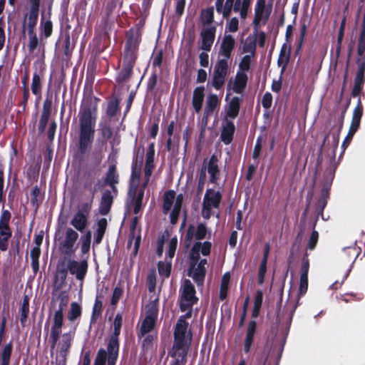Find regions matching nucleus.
Masks as SVG:
<instances>
[{
	"label": "nucleus",
	"instance_id": "aec40b11",
	"mask_svg": "<svg viewBox=\"0 0 365 365\" xmlns=\"http://www.w3.org/2000/svg\"><path fill=\"white\" fill-rule=\"evenodd\" d=\"M257 322L255 319L250 320L248 322L243 347V351L245 354H249L251 351L257 332Z\"/></svg>",
	"mask_w": 365,
	"mask_h": 365
},
{
	"label": "nucleus",
	"instance_id": "49530a36",
	"mask_svg": "<svg viewBox=\"0 0 365 365\" xmlns=\"http://www.w3.org/2000/svg\"><path fill=\"white\" fill-rule=\"evenodd\" d=\"M106 186H107V185L105 184L104 180H102L101 179H98L93 186H92V182L91 180H86L83 183V187L88 190L93 197Z\"/></svg>",
	"mask_w": 365,
	"mask_h": 365
},
{
	"label": "nucleus",
	"instance_id": "c85d7f7f",
	"mask_svg": "<svg viewBox=\"0 0 365 365\" xmlns=\"http://www.w3.org/2000/svg\"><path fill=\"white\" fill-rule=\"evenodd\" d=\"M242 99L237 96L233 97L228 103L225 119H235L240 113Z\"/></svg>",
	"mask_w": 365,
	"mask_h": 365
},
{
	"label": "nucleus",
	"instance_id": "69168bd1",
	"mask_svg": "<svg viewBox=\"0 0 365 365\" xmlns=\"http://www.w3.org/2000/svg\"><path fill=\"white\" fill-rule=\"evenodd\" d=\"M318 240H319V232L317 230H314L309 236L308 243L307 245V249L310 251L314 250L317 247Z\"/></svg>",
	"mask_w": 365,
	"mask_h": 365
},
{
	"label": "nucleus",
	"instance_id": "7c9ffc66",
	"mask_svg": "<svg viewBox=\"0 0 365 365\" xmlns=\"http://www.w3.org/2000/svg\"><path fill=\"white\" fill-rule=\"evenodd\" d=\"M291 47H287L286 43H284L280 49L279 57L277 59V65L281 67V73H284L287 69L288 63L290 60Z\"/></svg>",
	"mask_w": 365,
	"mask_h": 365
},
{
	"label": "nucleus",
	"instance_id": "de8ad7c7",
	"mask_svg": "<svg viewBox=\"0 0 365 365\" xmlns=\"http://www.w3.org/2000/svg\"><path fill=\"white\" fill-rule=\"evenodd\" d=\"M120 110V100L118 98H113L110 99L108 103L106 115L110 118H113L117 115Z\"/></svg>",
	"mask_w": 365,
	"mask_h": 365
},
{
	"label": "nucleus",
	"instance_id": "a18cd8bd",
	"mask_svg": "<svg viewBox=\"0 0 365 365\" xmlns=\"http://www.w3.org/2000/svg\"><path fill=\"white\" fill-rule=\"evenodd\" d=\"M357 62H365V31H361L358 39Z\"/></svg>",
	"mask_w": 365,
	"mask_h": 365
},
{
	"label": "nucleus",
	"instance_id": "ddd939ff",
	"mask_svg": "<svg viewBox=\"0 0 365 365\" xmlns=\"http://www.w3.org/2000/svg\"><path fill=\"white\" fill-rule=\"evenodd\" d=\"M358 66L356 75L354 78V88L351 91V96L355 98L360 95L365 83V62H357Z\"/></svg>",
	"mask_w": 365,
	"mask_h": 365
},
{
	"label": "nucleus",
	"instance_id": "7ed1b4c3",
	"mask_svg": "<svg viewBox=\"0 0 365 365\" xmlns=\"http://www.w3.org/2000/svg\"><path fill=\"white\" fill-rule=\"evenodd\" d=\"M140 43L139 40H134L132 36L130 38H126L123 55L122 68L118 72L115 79L117 83H125L131 78L133 68L138 57Z\"/></svg>",
	"mask_w": 365,
	"mask_h": 365
},
{
	"label": "nucleus",
	"instance_id": "e2e57ef3",
	"mask_svg": "<svg viewBox=\"0 0 365 365\" xmlns=\"http://www.w3.org/2000/svg\"><path fill=\"white\" fill-rule=\"evenodd\" d=\"M158 269L160 275L168 278L171 272V263L165 264L163 262L160 261L158 263Z\"/></svg>",
	"mask_w": 365,
	"mask_h": 365
},
{
	"label": "nucleus",
	"instance_id": "6ab92c4d",
	"mask_svg": "<svg viewBox=\"0 0 365 365\" xmlns=\"http://www.w3.org/2000/svg\"><path fill=\"white\" fill-rule=\"evenodd\" d=\"M105 184L110 186L113 192L117 195L118 188L116 185L119 183V174L115 164L110 165L108 169L103 178Z\"/></svg>",
	"mask_w": 365,
	"mask_h": 365
},
{
	"label": "nucleus",
	"instance_id": "0eeeda50",
	"mask_svg": "<svg viewBox=\"0 0 365 365\" xmlns=\"http://www.w3.org/2000/svg\"><path fill=\"white\" fill-rule=\"evenodd\" d=\"M29 12L25 16L23 26L25 29L26 24L29 37H31L36 35L35 29L38 19L41 0H29Z\"/></svg>",
	"mask_w": 365,
	"mask_h": 365
},
{
	"label": "nucleus",
	"instance_id": "4468645a",
	"mask_svg": "<svg viewBox=\"0 0 365 365\" xmlns=\"http://www.w3.org/2000/svg\"><path fill=\"white\" fill-rule=\"evenodd\" d=\"M222 197V195L220 191H215L212 188L207 189L202 202V208H219Z\"/></svg>",
	"mask_w": 365,
	"mask_h": 365
},
{
	"label": "nucleus",
	"instance_id": "1a4fd4ad",
	"mask_svg": "<svg viewBox=\"0 0 365 365\" xmlns=\"http://www.w3.org/2000/svg\"><path fill=\"white\" fill-rule=\"evenodd\" d=\"M120 329L114 327L113 333L108 340L107 345L108 352V365H115L116 364L119 351L118 336L120 333Z\"/></svg>",
	"mask_w": 365,
	"mask_h": 365
},
{
	"label": "nucleus",
	"instance_id": "39448f33",
	"mask_svg": "<svg viewBox=\"0 0 365 365\" xmlns=\"http://www.w3.org/2000/svg\"><path fill=\"white\" fill-rule=\"evenodd\" d=\"M69 297L66 291L56 289L53 286L52 297L50 302L48 312L50 317L51 314L57 315H64V310L67 307Z\"/></svg>",
	"mask_w": 365,
	"mask_h": 365
},
{
	"label": "nucleus",
	"instance_id": "58836bf2",
	"mask_svg": "<svg viewBox=\"0 0 365 365\" xmlns=\"http://www.w3.org/2000/svg\"><path fill=\"white\" fill-rule=\"evenodd\" d=\"M20 314V322L22 327L26 325L27 319L29 314V297L24 295L21 306L19 310Z\"/></svg>",
	"mask_w": 365,
	"mask_h": 365
},
{
	"label": "nucleus",
	"instance_id": "72a5a7b5",
	"mask_svg": "<svg viewBox=\"0 0 365 365\" xmlns=\"http://www.w3.org/2000/svg\"><path fill=\"white\" fill-rule=\"evenodd\" d=\"M13 349L14 346L12 341H10L2 346L0 352V365H10Z\"/></svg>",
	"mask_w": 365,
	"mask_h": 365
},
{
	"label": "nucleus",
	"instance_id": "dca6fc26",
	"mask_svg": "<svg viewBox=\"0 0 365 365\" xmlns=\"http://www.w3.org/2000/svg\"><path fill=\"white\" fill-rule=\"evenodd\" d=\"M219 160L216 155L213 154L209 158L206 168L210 175L209 181L210 183L216 184L220 179V169L218 165Z\"/></svg>",
	"mask_w": 365,
	"mask_h": 365
},
{
	"label": "nucleus",
	"instance_id": "09e8293b",
	"mask_svg": "<svg viewBox=\"0 0 365 365\" xmlns=\"http://www.w3.org/2000/svg\"><path fill=\"white\" fill-rule=\"evenodd\" d=\"M103 310V302L100 299L99 297L97 296L95 299V302L93 307L92 314L91 317V324H95L101 317Z\"/></svg>",
	"mask_w": 365,
	"mask_h": 365
},
{
	"label": "nucleus",
	"instance_id": "864d4df0",
	"mask_svg": "<svg viewBox=\"0 0 365 365\" xmlns=\"http://www.w3.org/2000/svg\"><path fill=\"white\" fill-rule=\"evenodd\" d=\"M228 61L227 59L222 58L217 61L213 73L222 75L227 77L228 73Z\"/></svg>",
	"mask_w": 365,
	"mask_h": 365
},
{
	"label": "nucleus",
	"instance_id": "680f3d73",
	"mask_svg": "<svg viewBox=\"0 0 365 365\" xmlns=\"http://www.w3.org/2000/svg\"><path fill=\"white\" fill-rule=\"evenodd\" d=\"M143 197V191L139 190L135 198H132L133 200L134 201L133 213L135 215H137L140 212L142 209Z\"/></svg>",
	"mask_w": 365,
	"mask_h": 365
},
{
	"label": "nucleus",
	"instance_id": "4d7b16f0",
	"mask_svg": "<svg viewBox=\"0 0 365 365\" xmlns=\"http://www.w3.org/2000/svg\"><path fill=\"white\" fill-rule=\"evenodd\" d=\"M40 188L38 185L34 186L31 192V204L36 207V210L38 208L43 200L42 198H40Z\"/></svg>",
	"mask_w": 365,
	"mask_h": 365
},
{
	"label": "nucleus",
	"instance_id": "ea45409f",
	"mask_svg": "<svg viewBox=\"0 0 365 365\" xmlns=\"http://www.w3.org/2000/svg\"><path fill=\"white\" fill-rule=\"evenodd\" d=\"M101 19L97 24V26L102 33L107 34L108 31L112 29V27L114 25V21L110 16H106L103 13H101Z\"/></svg>",
	"mask_w": 365,
	"mask_h": 365
},
{
	"label": "nucleus",
	"instance_id": "2f4dec72",
	"mask_svg": "<svg viewBox=\"0 0 365 365\" xmlns=\"http://www.w3.org/2000/svg\"><path fill=\"white\" fill-rule=\"evenodd\" d=\"M155 143H150L147 148L144 175H152L154 168Z\"/></svg>",
	"mask_w": 365,
	"mask_h": 365
},
{
	"label": "nucleus",
	"instance_id": "b1692460",
	"mask_svg": "<svg viewBox=\"0 0 365 365\" xmlns=\"http://www.w3.org/2000/svg\"><path fill=\"white\" fill-rule=\"evenodd\" d=\"M112 192L110 190H105L102 193L98 207L101 215H107L111 210L114 199Z\"/></svg>",
	"mask_w": 365,
	"mask_h": 365
},
{
	"label": "nucleus",
	"instance_id": "6e6d98bb",
	"mask_svg": "<svg viewBox=\"0 0 365 365\" xmlns=\"http://www.w3.org/2000/svg\"><path fill=\"white\" fill-rule=\"evenodd\" d=\"M91 242V232L88 230L81 237V251L82 254H88L90 251Z\"/></svg>",
	"mask_w": 365,
	"mask_h": 365
},
{
	"label": "nucleus",
	"instance_id": "bf43d9fd",
	"mask_svg": "<svg viewBox=\"0 0 365 365\" xmlns=\"http://www.w3.org/2000/svg\"><path fill=\"white\" fill-rule=\"evenodd\" d=\"M140 179L131 176L130 178L128 195L132 198H135L139 191Z\"/></svg>",
	"mask_w": 365,
	"mask_h": 365
},
{
	"label": "nucleus",
	"instance_id": "20e7f679",
	"mask_svg": "<svg viewBox=\"0 0 365 365\" xmlns=\"http://www.w3.org/2000/svg\"><path fill=\"white\" fill-rule=\"evenodd\" d=\"M11 218V212L8 210L2 209L0 215V250L2 252L8 250L9 241L12 236Z\"/></svg>",
	"mask_w": 365,
	"mask_h": 365
},
{
	"label": "nucleus",
	"instance_id": "a878e982",
	"mask_svg": "<svg viewBox=\"0 0 365 365\" xmlns=\"http://www.w3.org/2000/svg\"><path fill=\"white\" fill-rule=\"evenodd\" d=\"M235 132V125L232 120L225 119V123L222 125L220 140L225 144L229 145L232 143Z\"/></svg>",
	"mask_w": 365,
	"mask_h": 365
},
{
	"label": "nucleus",
	"instance_id": "5fc2aeb1",
	"mask_svg": "<svg viewBox=\"0 0 365 365\" xmlns=\"http://www.w3.org/2000/svg\"><path fill=\"white\" fill-rule=\"evenodd\" d=\"M346 17L344 16L341 21L339 33L337 36V44L336 48V53L337 56L339 55L341 48L342 41L344 36V31L346 26Z\"/></svg>",
	"mask_w": 365,
	"mask_h": 365
},
{
	"label": "nucleus",
	"instance_id": "f257e3e1",
	"mask_svg": "<svg viewBox=\"0 0 365 365\" xmlns=\"http://www.w3.org/2000/svg\"><path fill=\"white\" fill-rule=\"evenodd\" d=\"M99 101L96 96H88L83 99L80 107L78 153L81 155L89 153L94 142Z\"/></svg>",
	"mask_w": 365,
	"mask_h": 365
},
{
	"label": "nucleus",
	"instance_id": "9d476101",
	"mask_svg": "<svg viewBox=\"0 0 365 365\" xmlns=\"http://www.w3.org/2000/svg\"><path fill=\"white\" fill-rule=\"evenodd\" d=\"M73 336L71 332L64 333L62 334V339L58 344V351L59 356L61 358L60 364L66 365L67 361V356L70 352L72 346Z\"/></svg>",
	"mask_w": 365,
	"mask_h": 365
},
{
	"label": "nucleus",
	"instance_id": "c03bdc74",
	"mask_svg": "<svg viewBox=\"0 0 365 365\" xmlns=\"http://www.w3.org/2000/svg\"><path fill=\"white\" fill-rule=\"evenodd\" d=\"M220 106V101L216 94L211 93L208 95L206 100L205 107L204 111L206 113H209L213 114L214 111Z\"/></svg>",
	"mask_w": 365,
	"mask_h": 365
},
{
	"label": "nucleus",
	"instance_id": "774afa93",
	"mask_svg": "<svg viewBox=\"0 0 365 365\" xmlns=\"http://www.w3.org/2000/svg\"><path fill=\"white\" fill-rule=\"evenodd\" d=\"M250 65L251 56L249 55L244 56L239 63V68L242 71L241 73L248 71L250 69Z\"/></svg>",
	"mask_w": 365,
	"mask_h": 365
},
{
	"label": "nucleus",
	"instance_id": "f3484780",
	"mask_svg": "<svg viewBox=\"0 0 365 365\" xmlns=\"http://www.w3.org/2000/svg\"><path fill=\"white\" fill-rule=\"evenodd\" d=\"M216 27L212 26L203 29L200 33L202 43L200 48L205 51H210L215 41Z\"/></svg>",
	"mask_w": 365,
	"mask_h": 365
},
{
	"label": "nucleus",
	"instance_id": "338daca9",
	"mask_svg": "<svg viewBox=\"0 0 365 365\" xmlns=\"http://www.w3.org/2000/svg\"><path fill=\"white\" fill-rule=\"evenodd\" d=\"M207 232V227L203 223H200L197 225L195 237L197 240H202L206 237Z\"/></svg>",
	"mask_w": 365,
	"mask_h": 365
},
{
	"label": "nucleus",
	"instance_id": "5701e85b",
	"mask_svg": "<svg viewBox=\"0 0 365 365\" xmlns=\"http://www.w3.org/2000/svg\"><path fill=\"white\" fill-rule=\"evenodd\" d=\"M235 46V40L230 34H225L222 38L219 54L222 56L224 58L229 59L231 58L232 52Z\"/></svg>",
	"mask_w": 365,
	"mask_h": 365
},
{
	"label": "nucleus",
	"instance_id": "9b49d317",
	"mask_svg": "<svg viewBox=\"0 0 365 365\" xmlns=\"http://www.w3.org/2000/svg\"><path fill=\"white\" fill-rule=\"evenodd\" d=\"M360 247H356V245L346 247L343 249L341 256V261L344 263L349 264V269L344 274V278H347L349 276L354 263L360 254Z\"/></svg>",
	"mask_w": 365,
	"mask_h": 365
},
{
	"label": "nucleus",
	"instance_id": "37998d69",
	"mask_svg": "<svg viewBox=\"0 0 365 365\" xmlns=\"http://www.w3.org/2000/svg\"><path fill=\"white\" fill-rule=\"evenodd\" d=\"M175 198V192L174 190H169L165 192L163 197V210L165 214H167L170 210Z\"/></svg>",
	"mask_w": 365,
	"mask_h": 365
},
{
	"label": "nucleus",
	"instance_id": "2eb2a0df",
	"mask_svg": "<svg viewBox=\"0 0 365 365\" xmlns=\"http://www.w3.org/2000/svg\"><path fill=\"white\" fill-rule=\"evenodd\" d=\"M336 167L327 170L324 173L323 183L319 198L329 200L330 190L335 176Z\"/></svg>",
	"mask_w": 365,
	"mask_h": 365
},
{
	"label": "nucleus",
	"instance_id": "bb28decb",
	"mask_svg": "<svg viewBox=\"0 0 365 365\" xmlns=\"http://www.w3.org/2000/svg\"><path fill=\"white\" fill-rule=\"evenodd\" d=\"M144 147H140L133 158L131 166L130 176L135 178H140L141 170L143 163Z\"/></svg>",
	"mask_w": 365,
	"mask_h": 365
},
{
	"label": "nucleus",
	"instance_id": "393cba45",
	"mask_svg": "<svg viewBox=\"0 0 365 365\" xmlns=\"http://www.w3.org/2000/svg\"><path fill=\"white\" fill-rule=\"evenodd\" d=\"M43 77V68H41L39 71H35L34 72L31 84V90L32 93L36 96L37 101L41 98Z\"/></svg>",
	"mask_w": 365,
	"mask_h": 365
},
{
	"label": "nucleus",
	"instance_id": "473e14b6",
	"mask_svg": "<svg viewBox=\"0 0 365 365\" xmlns=\"http://www.w3.org/2000/svg\"><path fill=\"white\" fill-rule=\"evenodd\" d=\"M51 317H52V323L51 324L50 333L60 337L64 324V315L51 314Z\"/></svg>",
	"mask_w": 365,
	"mask_h": 365
},
{
	"label": "nucleus",
	"instance_id": "8fccbe9b",
	"mask_svg": "<svg viewBox=\"0 0 365 365\" xmlns=\"http://www.w3.org/2000/svg\"><path fill=\"white\" fill-rule=\"evenodd\" d=\"M214 21V9L210 7L202 9L200 14V22L203 26H209Z\"/></svg>",
	"mask_w": 365,
	"mask_h": 365
},
{
	"label": "nucleus",
	"instance_id": "412c9836",
	"mask_svg": "<svg viewBox=\"0 0 365 365\" xmlns=\"http://www.w3.org/2000/svg\"><path fill=\"white\" fill-rule=\"evenodd\" d=\"M257 322L255 319L250 320L248 322L243 347V351L245 354H249L251 351L257 332Z\"/></svg>",
	"mask_w": 365,
	"mask_h": 365
},
{
	"label": "nucleus",
	"instance_id": "6e6552de",
	"mask_svg": "<svg viewBox=\"0 0 365 365\" xmlns=\"http://www.w3.org/2000/svg\"><path fill=\"white\" fill-rule=\"evenodd\" d=\"M78 238V234L76 231L71 227L66 230L65 238L59 243L58 248L62 254L71 256L77 249L75 244Z\"/></svg>",
	"mask_w": 365,
	"mask_h": 365
},
{
	"label": "nucleus",
	"instance_id": "0e129e2a",
	"mask_svg": "<svg viewBox=\"0 0 365 365\" xmlns=\"http://www.w3.org/2000/svg\"><path fill=\"white\" fill-rule=\"evenodd\" d=\"M226 76L213 73L212 86L216 90H220L225 83Z\"/></svg>",
	"mask_w": 365,
	"mask_h": 365
},
{
	"label": "nucleus",
	"instance_id": "052dcab7",
	"mask_svg": "<svg viewBox=\"0 0 365 365\" xmlns=\"http://www.w3.org/2000/svg\"><path fill=\"white\" fill-rule=\"evenodd\" d=\"M118 0H108L101 11L106 16H113L114 11L117 7Z\"/></svg>",
	"mask_w": 365,
	"mask_h": 365
},
{
	"label": "nucleus",
	"instance_id": "a19ab883",
	"mask_svg": "<svg viewBox=\"0 0 365 365\" xmlns=\"http://www.w3.org/2000/svg\"><path fill=\"white\" fill-rule=\"evenodd\" d=\"M156 322V320L145 317L141 323L140 331L138 333V336L141 338L151 332L155 326Z\"/></svg>",
	"mask_w": 365,
	"mask_h": 365
},
{
	"label": "nucleus",
	"instance_id": "423d86ee",
	"mask_svg": "<svg viewBox=\"0 0 365 365\" xmlns=\"http://www.w3.org/2000/svg\"><path fill=\"white\" fill-rule=\"evenodd\" d=\"M195 294L194 285L190 279H185L179 298V307L181 312H185L187 308L197 303L198 298Z\"/></svg>",
	"mask_w": 365,
	"mask_h": 365
},
{
	"label": "nucleus",
	"instance_id": "13d9d810",
	"mask_svg": "<svg viewBox=\"0 0 365 365\" xmlns=\"http://www.w3.org/2000/svg\"><path fill=\"white\" fill-rule=\"evenodd\" d=\"M41 32L45 38H49L53 32V23L50 19L45 21L41 19Z\"/></svg>",
	"mask_w": 365,
	"mask_h": 365
},
{
	"label": "nucleus",
	"instance_id": "3c124183",
	"mask_svg": "<svg viewBox=\"0 0 365 365\" xmlns=\"http://www.w3.org/2000/svg\"><path fill=\"white\" fill-rule=\"evenodd\" d=\"M230 279V275L229 272H226L222 278L219 294V298L222 301L225 300L227 297Z\"/></svg>",
	"mask_w": 365,
	"mask_h": 365
},
{
	"label": "nucleus",
	"instance_id": "c756f323",
	"mask_svg": "<svg viewBox=\"0 0 365 365\" xmlns=\"http://www.w3.org/2000/svg\"><path fill=\"white\" fill-rule=\"evenodd\" d=\"M205 98L204 86H197L193 91L192 104L195 111L199 113L202 107Z\"/></svg>",
	"mask_w": 365,
	"mask_h": 365
},
{
	"label": "nucleus",
	"instance_id": "c9c22d12",
	"mask_svg": "<svg viewBox=\"0 0 365 365\" xmlns=\"http://www.w3.org/2000/svg\"><path fill=\"white\" fill-rule=\"evenodd\" d=\"M159 299L155 298L150 300L145 306V318H150L154 320L158 319L159 311Z\"/></svg>",
	"mask_w": 365,
	"mask_h": 365
},
{
	"label": "nucleus",
	"instance_id": "f8f14e48",
	"mask_svg": "<svg viewBox=\"0 0 365 365\" xmlns=\"http://www.w3.org/2000/svg\"><path fill=\"white\" fill-rule=\"evenodd\" d=\"M88 262L86 259L78 262L70 259L68 262V269L71 274L75 275L79 281H83L88 271Z\"/></svg>",
	"mask_w": 365,
	"mask_h": 365
},
{
	"label": "nucleus",
	"instance_id": "cd10ccee",
	"mask_svg": "<svg viewBox=\"0 0 365 365\" xmlns=\"http://www.w3.org/2000/svg\"><path fill=\"white\" fill-rule=\"evenodd\" d=\"M68 272L69 271L68 267H65V263L58 262L53 284L56 289H61L65 285Z\"/></svg>",
	"mask_w": 365,
	"mask_h": 365
},
{
	"label": "nucleus",
	"instance_id": "603ef678",
	"mask_svg": "<svg viewBox=\"0 0 365 365\" xmlns=\"http://www.w3.org/2000/svg\"><path fill=\"white\" fill-rule=\"evenodd\" d=\"M82 314L81 306L77 302H72L71 304V308L68 313V319L70 322H74L79 318Z\"/></svg>",
	"mask_w": 365,
	"mask_h": 365
},
{
	"label": "nucleus",
	"instance_id": "4c0bfd02",
	"mask_svg": "<svg viewBox=\"0 0 365 365\" xmlns=\"http://www.w3.org/2000/svg\"><path fill=\"white\" fill-rule=\"evenodd\" d=\"M200 245V242H196L192 245L189 257H190V267H189V272H191L193 268L197 265L198 261L200 259V252L199 247Z\"/></svg>",
	"mask_w": 365,
	"mask_h": 365
},
{
	"label": "nucleus",
	"instance_id": "a211bd4d",
	"mask_svg": "<svg viewBox=\"0 0 365 365\" xmlns=\"http://www.w3.org/2000/svg\"><path fill=\"white\" fill-rule=\"evenodd\" d=\"M207 263V261L206 259H202L198 261L197 265L193 268L191 272L188 271V276L192 277L198 286L203 284L206 275V268L205 266Z\"/></svg>",
	"mask_w": 365,
	"mask_h": 365
},
{
	"label": "nucleus",
	"instance_id": "f704fd0d",
	"mask_svg": "<svg viewBox=\"0 0 365 365\" xmlns=\"http://www.w3.org/2000/svg\"><path fill=\"white\" fill-rule=\"evenodd\" d=\"M88 218L83 214L76 212L70 223L78 231L83 232L88 225Z\"/></svg>",
	"mask_w": 365,
	"mask_h": 365
},
{
	"label": "nucleus",
	"instance_id": "e433bc0d",
	"mask_svg": "<svg viewBox=\"0 0 365 365\" xmlns=\"http://www.w3.org/2000/svg\"><path fill=\"white\" fill-rule=\"evenodd\" d=\"M248 77L245 73L237 72L233 86V91L237 93H242L247 86Z\"/></svg>",
	"mask_w": 365,
	"mask_h": 365
},
{
	"label": "nucleus",
	"instance_id": "4be33fe9",
	"mask_svg": "<svg viewBox=\"0 0 365 365\" xmlns=\"http://www.w3.org/2000/svg\"><path fill=\"white\" fill-rule=\"evenodd\" d=\"M270 9L266 11V0H257L255 8V16L253 19L254 27L257 29L260 24L264 14L265 21L268 19L270 14Z\"/></svg>",
	"mask_w": 365,
	"mask_h": 365
},
{
	"label": "nucleus",
	"instance_id": "79ce46f5",
	"mask_svg": "<svg viewBox=\"0 0 365 365\" xmlns=\"http://www.w3.org/2000/svg\"><path fill=\"white\" fill-rule=\"evenodd\" d=\"M145 22V20L144 19H141L135 27L127 31L126 38H130V37L132 36L134 40H139V43H140L142 35L141 29L144 26Z\"/></svg>",
	"mask_w": 365,
	"mask_h": 365
},
{
	"label": "nucleus",
	"instance_id": "f03ea898",
	"mask_svg": "<svg viewBox=\"0 0 365 365\" xmlns=\"http://www.w3.org/2000/svg\"><path fill=\"white\" fill-rule=\"evenodd\" d=\"M189 323L182 319H178L174 328L173 344L169 351L171 357L187 356L192 339L191 330L187 331Z\"/></svg>",
	"mask_w": 365,
	"mask_h": 365
}]
</instances>
